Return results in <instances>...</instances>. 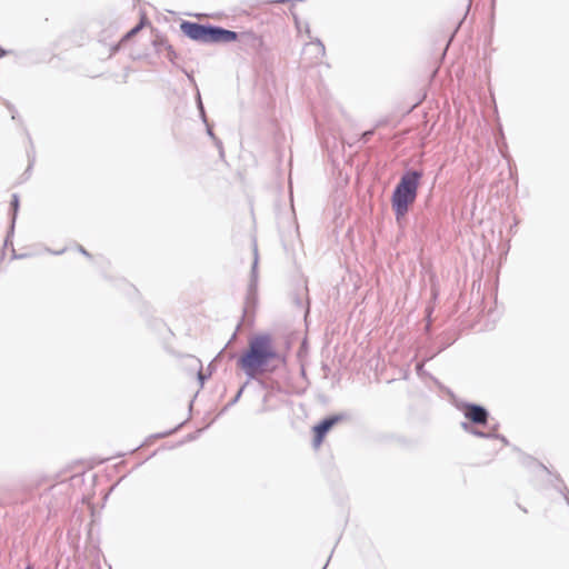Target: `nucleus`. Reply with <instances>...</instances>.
<instances>
[{"label":"nucleus","mask_w":569,"mask_h":569,"mask_svg":"<svg viewBox=\"0 0 569 569\" xmlns=\"http://www.w3.org/2000/svg\"><path fill=\"white\" fill-rule=\"evenodd\" d=\"M278 358L279 353L273 347L271 335L259 333L249 339L247 349L237 359V366L249 379H256Z\"/></svg>","instance_id":"1"},{"label":"nucleus","mask_w":569,"mask_h":569,"mask_svg":"<svg viewBox=\"0 0 569 569\" xmlns=\"http://www.w3.org/2000/svg\"><path fill=\"white\" fill-rule=\"evenodd\" d=\"M181 32L189 39L200 43H230L237 41L238 32L226 29L221 26L210 23H199L189 20H182L180 23Z\"/></svg>","instance_id":"2"},{"label":"nucleus","mask_w":569,"mask_h":569,"mask_svg":"<svg viewBox=\"0 0 569 569\" xmlns=\"http://www.w3.org/2000/svg\"><path fill=\"white\" fill-rule=\"evenodd\" d=\"M455 406L471 423L482 427L489 425L490 412L485 406L463 400L456 401Z\"/></svg>","instance_id":"3"},{"label":"nucleus","mask_w":569,"mask_h":569,"mask_svg":"<svg viewBox=\"0 0 569 569\" xmlns=\"http://www.w3.org/2000/svg\"><path fill=\"white\" fill-rule=\"evenodd\" d=\"M349 419V413L347 412H338L326 416L318 423L312 427V445L315 448H318L325 440L326 436L330 432V430L337 426L338 423L346 421Z\"/></svg>","instance_id":"4"},{"label":"nucleus","mask_w":569,"mask_h":569,"mask_svg":"<svg viewBox=\"0 0 569 569\" xmlns=\"http://www.w3.org/2000/svg\"><path fill=\"white\" fill-rule=\"evenodd\" d=\"M253 253H254V259H253V262L251 266L250 280H249L246 299H244L243 317L253 315L256 307L258 305V249H257V247H254Z\"/></svg>","instance_id":"5"},{"label":"nucleus","mask_w":569,"mask_h":569,"mask_svg":"<svg viewBox=\"0 0 569 569\" xmlns=\"http://www.w3.org/2000/svg\"><path fill=\"white\" fill-rule=\"evenodd\" d=\"M418 196L403 192L400 190H392L391 193V208L395 213L396 221L401 223V221L407 217L410 208L416 202Z\"/></svg>","instance_id":"6"},{"label":"nucleus","mask_w":569,"mask_h":569,"mask_svg":"<svg viewBox=\"0 0 569 569\" xmlns=\"http://www.w3.org/2000/svg\"><path fill=\"white\" fill-rule=\"evenodd\" d=\"M422 177H423L422 170L412 169V168L406 169L402 172V174L400 176V179L393 189L418 196V190H419V186L421 183Z\"/></svg>","instance_id":"7"},{"label":"nucleus","mask_w":569,"mask_h":569,"mask_svg":"<svg viewBox=\"0 0 569 569\" xmlns=\"http://www.w3.org/2000/svg\"><path fill=\"white\" fill-rule=\"evenodd\" d=\"M238 36L237 41L247 53H260L262 51L264 42L261 36L251 30L238 32Z\"/></svg>","instance_id":"8"},{"label":"nucleus","mask_w":569,"mask_h":569,"mask_svg":"<svg viewBox=\"0 0 569 569\" xmlns=\"http://www.w3.org/2000/svg\"><path fill=\"white\" fill-rule=\"evenodd\" d=\"M146 23H148L147 18H142L139 21V23H137L133 28H131L127 33L122 36L121 40L118 43L111 44L109 57L116 54L120 50L122 43L134 37L146 26Z\"/></svg>","instance_id":"9"},{"label":"nucleus","mask_w":569,"mask_h":569,"mask_svg":"<svg viewBox=\"0 0 569 569\" xmlns=\"http://www.w3.org/2000/svg\"><path fill=\"white\" fill-rule=\"evenodd\" d=\"M19 207H20L19 196L17 193H13L11 202H10V216H11L10 233L14 232V224H16V220L18 217Z\"/></svg>","instance_id":"10"},{"label":"nucleus","mask_w":569,"mask_h":569,"mask_svg":"<svg viewBox=\"0 0 569 569\" xmlns=\"http://www.w3.org/2000/svg\"><path fill=\"white\" fill-rule=\"evenodd\" d=\"M520 462L522 466L527 467V468H531L533 466L540 468L541 470L550 473V470L540 461H538L537 459H535L533 457L529 456V455H521V459H520Z\"/></svg>","instance_id":"11"},{"label":"nucleus","mask_w":569,"mask_h":569,"mask_svg":"<svg viewBox=\"0 0 569 569\" xmlns=\"http://www.w3.org/2000/svg\"><path fill=\"white\" fill-rule=\"evenodd\" d=\"M557 485H553V488L565 498L566 502L569 506V489L563 483L561 477L556 475Z\"/></svg>","instance_id":"12"},{"label":"nucleus","mask_w":569,"mask_h":569,"mask_svg":"<svg viewBox=\"0 0 569 569\" xmlns=\"http://www.w3.org/2000/svg\"><path fill=\"white\" fill-rule=\"evenodd\" d=\"M497 429H498V423L492 426V428L488 432L481 431L480 429L473 427V429L470 430V435L478 437V438L491 439L492 436H496Z\"/></svg>","instance_id":"13"},{"label":"nucleus","mask_w":569,"mask_h":569,"mask_svg":"<svg viewBox=\"0 0 569 569\" xmlns=\"http://www.w3.org/2000/svg\"><path fill=\"white\" fill-rule=\"evenodd\" d=\"M34 161H36L34 150H33V147L31 146V151H28V167L21 176L23 180L29 179V177L31 174L32 167L34 164Z\"/></svg>","instance_id":"14"},{"label":"nucleus","mask_w":569,"mask_h":569,"mask_svg":"<svg viewBox=\"0 0 569 569\" xmlns=\"http://www.w3.org/2000/svg\"><path fill=\"white\" fill-rule=\"evenodd\" d=\"M247 386V382L243 383L239 390L237 391V393L233 396V398L222 408L221 412L220 413H224L227 410H229L231 407H233L241 398L242 393H243V390Z\"/></svg>","instance_id":"15"},{"label":"nucleus","mask_w":569,"mask_h":569,"mask_svg":"<svg viewBox=\"0 0 569 569\" xmlns=\"http://www.w3.org/2000/svg\"><path fill=\"white\" fill-rule=\"evenodd\" d=\"M163 43H164V50H166V58L172 64L177 66L176 59L178 58V54H177L176 50L173 49V47L168 41H163Z\"/></svg>","instance_id":"16"},{"label":"nucleus","mask_w":569,"mask_h":569,"mask_svg":"<svg viewBox=\"0 0 569 569\" xmlns=\"http://www.w3.org/2000/svg\"><path fill=\"white\" fill-rule=\"evenodd\" d=\"M196 102H197V109L199 111V116L202 120L203 123H207V114H206V110H204V106L202 103V100H201V96H200V92L197 91V96H196Z\"/></svg>","instance_id":"17"},{"label":"nucleus","mask_w":569,"mask_h":569,"mask_svg":"<svg viewBox=\"0 0 569 569\" xmlns=\"http://www.w3.org/2000/svg\"><path fill=\"white\" fill-rule=\"evenodd\" d=\"M183 425H184V421L179 423L178 426H176L174 428H172L170 430H167V431H163V432H159V433H154L150 438H152V439H161V438L169 437V436L176 433Z\"/></svg>","instance_id":"18"},{"label":"nucleus","mask_w":569,"mask_h":569,"mask_svg":"<svg viewBox=\"0 0 569 569\" xmlns=\"http://www.w3.org/2000/svg\"><path fill=\"white\" fill-rule=\"evenodd\" d=\"M163 41H167V39H164V38H157V39L153 40V46H154V48H156V50L158 52H161L162 50H164Z\"/></svg>","instance_id":"19"},{"label":"nucleus","mask_w":569,"mask_h":569,"mask_svg":"<svg viewBox=\"0 0 569 569\" xmlns=\"http://www.w3.org/2000/svg\"><path fill=\"white\" fill-rule=\"evenodd\" d=\"M210 375H211V372L203 373L201 371V369L198 371L197 378H198V381H199L201 388L203 387L204 382L209 379Z\"/></svg>","instance_id":"20"},{"label":"nucleus","mask_w":569,"mask_h":569,"mask_svg":"<svg viewBox=\"0 0 569 569\" xmlns=\"http://www.w3.org/2000/svg\"><path fill=\"white\" fill-rule=\"evenodd\" d=\"M312 44L317 46L319 53L323 57L326 54V48L323 42L320 39H316Z\"/></svg>","instance_id":"21"},{"label":"nucleus","mask_w":569,"mask_h":569,"mask_svg":"<svg viewBox=\"0 0 569 569\" xmlns=\"http://www.w3.org/2000/svg\"><path fill=\"white\" fill-rule=\"evenodd\" d=\"M460 426H461V428H462L466 432L470 433V430H472V429H473V427H475L476 425H473V423H471L469 420H467V421H462V422L460 423Z\"/></svg>","instance_id":"22"},{"label":"nucleus","mask_w":569,"mask_h":569,"mask_svg":"<svg viewBox=\"0 0 569 569\" xmlns=\"http://www.w3.org/2000/svg\"><path fill=\"white\" fill-rule=\"evenodd\" d=\"M216 144V147L218 148L219 150V153H220V157H223V146H222V141L217 137L212 140Z\"/></svg>","instance_id":"23"},{"label":"nucleus","mask_w":569,"mask_h":569,"mask_svg":"<svg viewBox=\"0 0 569 569\" xmlns=\"http://www.w3.org/2000/svg\"><path fill=\"white\" fill-rule=\"evenodd\" d=\"M206 124V129H207V134L213 140L214 138H217V136L214 134L213 132V129H212V126L209 123V121L207 120V123Z\"/></svg>","instance_id":"24"},{"label":"nucleus","mask_w":569,"mask_h":569,"mask_svg":"<svg viewBox=\"0 0 569 569\" xmlns=\"http://www.w3.org/2000/svg\"><path fill=\"white\" fill-rule=\"evenodd\" d=\"M6 107L8 108V110H9V111H11V113H12V114H11V118H12L13 120H16L17 114H18V112H17L16 108H14L10 102H8V101L6 102Z\"/></svg>","instance_id":"25"},{"label":"nucleus","mask_w":569,"mask_h":569,"mask_svg":"<svg viewBox=\"0 0 569 569\" xmlns=\"http://www.w3.org/2000/svg\"><path fill=\"white\" fill-rule=\"evenodd\" d=\"M491 439H499L500 441L503 442V445H506V446L509 445L508 439L503 435L498 433L497 431H496V436H492Z\"/></svg>","instance_id":"26"},{"label":"nucleus","mask_w":569,"mask_h":569,"mask_svg":"<svg viewBox=\"0 0 569 569\" xmlns=\"http://www.w3.org/2000/svg\"><path fill=\"white\" fill-rule=\"evenodd\" d=\"M78 251L87 258H92L91 253L81 244L78 246Z\"/></svg>","instance_id":"27"},{"label":"nucleus","mask_w":569,"mask_h":569,"mask_svg":"<svg viewBox=\"0 0 569 569\" xmlns=\"http://www.w3.org/2000/svg\"><path fill=\"white\" fill-rule=\"evenodd\" d=\"M372 134L373 130L365 131L361 136V139L363 140V142H368Z\"/></svg>","instance_id":"28"},{"label":"nucleus","mask_w":569,"mask_h":569,"mask_svg":"<svg viewBox=\"0 0 569 569\" xmlns=\"http://www.w3.org/2000/svg\"><path fill=\"white\" fill-rule=\"evenodd\" d=\"M303 0H272L271 2L272 3H288V2H291V3H296V2H302Z\"/></svg>","instance_id":"29"},{"label":"nucleus","mask_w":569,"mask_h":569,"mask_svg":"<svg viewBox=\"0 0 569 569\" xmlns=\"http://www.w3.org/2000/svg\"><path fill=\"white\" fill-rule=\"evenodd\" d=\"M13 233H10V229L8 230L7 237L4 239V247H8L9 244H12L11 237Z\"/></svg>","instance_id":"30"},{"label":"nucleus","mask_w":569,"mask_h":569,"mask_svg":"<svg viewBox=\"0 0 569 569\" xmlns=\"http://www.w3.org/2000/svg\"><path fill=\"white\" fill-rule=\"evenodd\" d=\"M114 30H116V28L111 26L110 28L106 29L103 32L108 33V37H109L111 33H113Z\"/></svg>","instance_id":"31"},{"label":"nucleus","mask_w":569,"mask_h":569,"mask_svg":"<svg viewBox=\"0 0 569 569\" xmlns=\"http://www.w3.org/2000/svg\"><path fill=\"white\" fill-rule=\"evenodd\" d=\"M182 71L188 76V78H189V80H190V81H192V82L194 81L193 77H192V76H190V74H188V72H187L184 69H182Z\"/></svg>","instance_id":"32"},{"label":"nucleus","mask_w":569,"mask_h":569,"mask_svg":"<svg viewBox=\"0 0 569 569\" xmlns=\"http://www.w3.org/2000/svg\"><path fill=\"white\" fill-rule=\"evenodd\" d=\"M6 53H7V51H6V50L0 49V57H3Z\"/></svg>","instance_id":"33"},{"label":"nucleus","mask_w":569,"mask_h":569,"mask_svg":"<svg viewBox=\"0 0 569 569\" xmlns=\"http://www.w3.org/2000/svg\"><path fill=\"white\" fill-rule=\"evenodd\" d=\"M24 569H34V567L32 565H27Z\"/></svg>","instance_id":"34"},{"label":"nucleus","mask_w":569,"mask_h":569,"mask_svg":"<svg viewBox=\"0 0 569 569\" xmlns=\"http://www.w3.org/2000/svg\"><path fill=\"white\" fill-rule=\"evenodd\" d=\"M64 251H66V249H62V250L57 251V252H54V253H56V254H61V253H63Z\"/></svg>","instance_id":"35"},{"label":"nucleus","mask_w":569,"mask_h":569,"mask_svg":"<svg viewBox=\"0 0 569 569\" xmlns=\"http://www.w3.org/2000/svg\"><path fill=\"white\" fill-rule=\"evenodd\" d=\"M188 439H189V440L194 439L193 435H189V436H188Z\"/></svg>","instance_id":"36"},{"label":"nucleus","mask_w":569,"mask_h":569,"mask_svg":"<svg viewBox=\"0 0 569 569\" xmlns=\"http://www.w3.org/2000/svg\"><path fill=\"white\" fill-rule=\"evenodd\" d=\"M329 558H331V556ZM328 560H330V559H328ZM328 563H329V561H327V563L325 565V567L322 569H326Z\"/></svg>","instance_id":"37"}]
</instances>
